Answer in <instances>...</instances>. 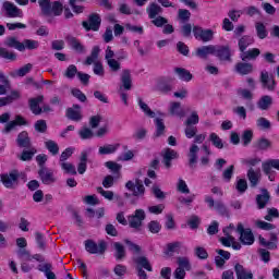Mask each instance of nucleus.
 <instances>
[{
  "label": "nucleus",
  "instance_id": "nucleus-1",
  "mask_svg": "<svg viewBox=\"0 0 279 279\" xmlns=\"http://www.w3.org/2000/svg\"><path fill=\"white\" fill-rule=\"evenodd\" d=\"M43 16H60L62 14V2L51 0H38Z\"/></svg>",
  "mask_w": 279,
  "mask_h": 279
},
{
  "label": "nucleus",
  "instance_id": "nucleus-2",
  "mask_svg": "<svg viewBox=\"0 0 279 279\" xmlns=\"http://www.w3.org/2000/svg\"><path fill=\"white\" fill-rule=\"evenodd\" d=\"M205 203L208 204V208H214L221 217L230 219V209L222 203V201H216L213 196H205Z\"/></svg>",
  "mask_w": 279,
  "mask_h": 279
},
{
  "label": "nucleus",
  "instance_id": "nucleus-3",
  "mask_svg": "<svg viewBox=\"0 0 279 279\" xmlns=\"http://www.w3.org/2000/svg\"><path fill=\"white\" fill-rule=\"evenodd\" d=\"M236 232L238 234H240L239 241L240 243H242V245H254V241H256V239L254 238L252 229H245L243 223L239 222L236 227Z\"/></svg>",
  "mask_w": 279,
  "mask_h": 279
},
{
  "label": "nucleus",
  "instance_id": "nucleus-4",
  "mask_svg": "<svg viewBox=\"0 0 279 279\" xmlns=\"http://www.w3.org/2000/svg\"><path fill=\"white\" fill-rule=\"evenodd\" d=\"M45 100V96L40 95L36 98H31L28 100L29 102V108H31V111L33 112V114H43V111L44 112H51V107H49V105H45L43 108H40V104H43V101Z\"/></svg>",
  "mask_w": 279,
  "mask_h": 279
},
{
  "label": "nucleus",
  "instance_id": "nucleus-5",
  "mask_svg": "<svg viewBox=\"0 0 279 279\" xmlns=\"http://www.w3.org/2000/svg\"><path fill=\"white\" fill-rule=\"evenodd\" d=\"M85 250L88 254H106L108 250V244L106 241H100L98 244L93 240L85 241Z\"/></svg>",
  "mask_w": 279,
  "mask_h": 279
},
{
  "label": "nucleus",
  "instance_id": "nucleus-6",
  "mask_svg": "<svg viewBox=\"0 0 279 279\" xmlns=\"http://www.w3.org/2000/svg\"><path fill=\"white\" fill-rule=\"evenodd\" d=\"M82 25L86 32H99L101 27V16L98 13H92L88 16V21H83Z\"/></svg>",
  "mask_w": 279,
  "mask_h": 279
},
{
  "label": "nucleus",
  "instance_id": "nucleus-7",
  "mask_svg": "<svg viewBox=\"0 0 279 279\" xmlns=\"http://www.w3.org/2000/svg\"><path fill=\"white\" fill-rule=\"evenodd\" d=\"M0 180L5 189H14L19 184V171L13 170L0 175Z\"/></svg>",
  "mask_w": 279,
  "mask_h": 279
},
{
  "label": "nucleus",
  "instance_id": "nucleus-8",
  "mask_svg": "<svg viewBox=\"0 0 279 279\" xmlns=\"http://www.w3.org/2000/svg\"><path fill=\"white\" fill-rule=\"evenodd\" d=\"M129 191H132L134 197H143L145 195V185L141 179H135V182L128 181L125 184Z\"/></svg>",
  "mask_w": 279,
  "mask_h": 279
},
{
  "label": "nucleus",
  "instance_id": "nucleus-9",
  "mask_svg": "<svg viewBox=\"0 0 279 279\" xmlns=\"http://www.w3.org/2000/svg\"><path fill=\"white\" fill-rule=\"evenodd\" d=\"M143 221H145V210L143 209L135 210V215L129 217L130 228H134V230H137V231L141 230L143 226Z\"/></svg>",
  "mask_w": 279,
  "mask_h": 279
},
{
  "label": "nucleus",
  "instance_id": "nucleus-10",
  "mask_svg": "<svg viewBox=\"0 0 279 279\" xmlns=\"http://www.w3.org/2000/svg\"><path fill=\"white\" fill-rule=\"evenodd\" d=\"M218 60L232 62V52L230 46H215V54Z\"/></svg>",
  "mask_w": 279,
  "mask_h": 279
},
{
  "label": "nucleus",
  "instance_id": "nucleus-11",
  "mask_svg": "<svg viewBox=\"0 0 279 279\" xmlns=\"http://www.w3.org/2000/svg\"><path fill=\"white\" fill-rule=\"evenodd\" d=\"M38 175L41 182L46 185L56 184L57 179L56 174L53 173V170L49 168H41L38 170Z\"/></svg>",
  "mask_w": 279,
  "mask_h": 279
},
{
  "label": "nucleus",
  "instance_id": "nucleus-12",
  "mask_svg": "<svg viewBox=\"0 0 279 279\" xmlns=\"http://www.w3.org/2000/svg\"><path fill=\"white\" fill-rule=\"evenodd\" d=\"M173 78L171 77H161L157 81L156 90L162 93V95H169L173 90V85H171Z\"/></svg>",
  "mask_w": 279,
  "mask_h": 279
},
{
  "label": "nucleus",
  "instance_id": "nucleus-13",
  "mask_svg": "<svg viewBox=\"0 0 279 279\" xmlns=\"http://www.w3.org/2000/svg\"><path fill=\"white\" fill-rule=\"evenodd\" d=\"M255 202L257 204V208L263 210V208H266L267 204L271 202V194H269L267 189H260V194L256 195Z\"/></svg>",
  "mask_w": 279,
  "mask_h": 279
},
{
  "label": "nucleus",
  "instance_id": "nucleus-14",
  "mask_svg": "<svg viewBox=\"0 0 279 279\" xmlns=\"http://www.w3.org/2000/svg\"><path fill=\"white\" fill-rule=\"evenodd\" d=\"M260 82L263 84V88H267V90H276V80L274 78V75L269 74V72H260Z\"/></svg>",
  "mask_w": 279,
  "mask_h": 279
},
{
  "label": "nucleus",
  "instance_id": "nucleus-15",
  "mask_svg": "<svg viewBox=\"0 0 279 279\" xmlns=\"http://www.w3.org/2000/svg\"><path fill=\"white\" fill-rule=\"evenodd\" d=\"M259 244L263 245V247H267L268 250H278V234L270 232L269 233V241H267L265 238L259 235Z\"/></svg>",
  "mask_w": 279,
  "mask_h": 279
},
{
  "label": "nucleus",
  "instance_id": "nucleus-16",
  "mask_svg": "<svg viewBox=\"0 0 279 279\" xmlns=\"http://www.w3.org/2000/svg\"><path fill=\"white\" fill-rule=\"evenodd\" d=\"M162 156V162L166 167V169H171V160H175L178 158V151L171 149V148H166L161 153Z\"/></svg>",
  "mask_w": 279,
  "mask_h": 279
},
{
  "label": "nucleus",
  "instance_id": "nucleus-17",
  "mask_svg": "<svg viewBox=\"0 0 279 279\" xmlns=\"http://www.w3.org/2000/svg\"><path fill=\"white\" fill-rule=\"evenodd\" d=\"M133 263H135L136 269H146V271H154L151 263L149 262V258H147L146 256L142 255L133 257Z\"/></svg>",
  "mask_w": 279,
  "mask_h": 279
},
{
  "label": "nucleus",
  "instance_id": "nucleus-18",
  "mask_svg": "<svg viewBox=\"0 0 279 279\" xmlns=\"http://www.w3.org/2000/svg\"><path fill=\"white\" fill-rule=\"evenodd\" d=\"M65 117H68L70 121H82V106L73 105L72 108H68Z\"/></svg>",
  "mask_w": 279,
  "mask_h": 279
},
{
  "label": "nucleus",
  "instance_id": "nucleus-19",
  "mask_svg": "<svg viewBox=\"0 0 279 279\" xmlns=\"http://www.w3.org/2000/svg\"><path fill=\"white\" fill-rule=\"evenodd\" d=\"M197 58L208 60L209 56H215V45L203 46L196 49Z\"/></svg>",
  "mask_w": 279,
  "mask_h": 279
},
{
  "label": "nucleus",
  "instance_id": "nucleus-20",
  "mask_svg": "<svg viewBox=\"0 0 279 279\" xmlns=\"http://www.w3.org/2000/svg\"><path fill=\"white\" fill-rule=\"evenodd\" d=\"M16 144L17 147H22L24 149L32 148V140L29 138V134L27 133V131H23L17 135Z\"/></svg>",
  "mask_w": 279,
  "mask_h": 279
},
{
  "label": "nucleus",
  "instance_id": "nucleus-21",
  "mask_svg": "<svg viewBox=\"0 0 279 279\" xmlns=\"http://www.w3.org/2000/svg\"><path fill=\"white\" fill-rule=\"evenodd\" d=\"M68 45L76 52V53H86V47L78 41L77 38L69 35L65 37Z\"/></svg>",
  "mask_w": 279,
  "mask_h": 279
},
{
  "label": "nucleus",
  "instance_id": "nucleus-22",
  "mask_svg": "<svg viewBox=\"0 0 279 279\" xmlns=\"http://www.w3.org/2000/svg\"><path fill=\"white\" fill-rule=\"evenodd\" d=\"M234 71L239 73V75H250L254 73V64L247 62H238L234 66Z\"/></svg>",
  "mask_w": 279,
  "mask_h": 279
},
{
  "label": "nucleus",
  "instance_id": "nucleus-23",
  "mask_svg": "<svg viewBox=\"0 0 279 279\" xmlns=\"http://www.w3.org/2000/svg\"><path fill=\"white\" fill-rule=\"evenodd\" d=\"M3 8L8 13L9 19H16V16H21V14H23L21 9H19L16 5H14V3L10 1H5L3 3Z\"/></svg>",
  "mask_w": 279,
  "mask_h": 279
},
{
  "label": "nucleus",
  "instance_id": "nucleus-24",
  "mask_svg": "<svg viewBox=\"0 0 279 279\" xmlns=\"http://www.w3.org/2000/svg\"><path fill=\"white\" fill-rule=\"evenodd\" d=\"M38 271L45 274L47 279H58L56 272H52L53 265L51 263H43L37 266Z\"/></svg>",
  "mask_w": 279,
  "mask_h": 279
},
{
  "label": "nucleus",
  "instance_id": "nucleus-25",
  "mask_svg": "<svg viewBox=\"0 0 279 279\" xmlns=\"http://www.w3.org/2000/svg\"><path fill=\"white\" fill-rule=\"evenodd\" d=\"M19 99H21V93L19 90H12L9 96L0 98V108L10 106V104H14V101H19Z\"/></svg>",
  "mask_w": 279,
  "mask_h": 279
},
{
  "label": "nucleus",
  "instance_id": "nucleus-26",
  "mask_svg": "<svg viewBox=\"0 0 279 279\" xmlns=\"http://www.w3.org/2000/svg\"><path fill=\"white\" fill-rule=\"evenodd\" d=\"M121 83L124 90H132V72L129 69L122 70Z\"/></svg>",
  "mask_w": 279,
  "mask_h": 279
},
{
  "label": "nucleus",
  "instance_id": "nucleus-27",
  "mask_svg": "<svg viewBox=\"0 0 279 279\" xmlns=\"http://www.w3.org/2000/svg\"><path fill=\"white\" fill-rule=\"evenodd\" d=\"M258 56H260V49L258 48L244 50L240 53V58L242 62H247V60H256Z\"/></svg>",
  "mask_w": 279,
  "mask_h": 279
},
{
  "label": "nucleus",
  "instance_id": "nucleus-28",
  "mask_svg": "<svg viewBox=\"0 0 279 279\" xmlns=\"http://www.w3.org/2000/svg\"><path fill=\"white\" fill-rule=\"evenodd\" d=\"M234 270L238 279H254V274L252 271L247 272L241 264H235Z\"/></svg>",
  "mask_w": 279,
  "mask_h": 279
},
{
  "label": "nucleus",
  "instance_id": "nucleus-29",
  "mask_svg": "<svg viewBox=\"0 0 279 279\" xmlns=\"http://www.w3.org/2000/svg\"><path fill=\"white\" fill-rule=\"evenodd\" d=\"M199 151L198 145H192L189 153V167L190 169H195L197 165V153Z\"/></svg>",
  "mask_w": 279,
  "mask_h": 279
},
{
  "label": "nucleus",
  "instance_id": "nucleus-30",
  "mask_svg": "<svg viewBox=\"0 0 279 279\" xmlns=\"http://www.w3.org/2000/svg\"><path fill=\"white\" fill-rule=\"evenodd\" d=\"M4 46L10 49H16L17 51H25V47H23V43L19 41L16 37H8L4 41Z\"/></svg>",
  "mask_w": 279,
  "mask_h": 279
},
{
  "label": "nucleus",
  "instance_id": "nucleus-31",
  "mask_svg": "<svg viewBox=\"0 0 279 279\" xmlns=\"http://www.w3.org/2000/svg\"><path fill=\"white\" fill-rule=\"evenodd\" d=\"M250 45H254V37L250 36V35H244L242 36L239 41H238V47L241 51V53L243 51H246L247 48L250 47Z\"/></svg>",
  "mask_w": 279,
  "mask_h": 279
},
{
  "label": "nucleus",
  "instance_id": "nucleus-32",
  "mask_svg": "<svg viewBox=\"0 0 279 279\" xmlns=\"http://www.w3.org/2000/svg\"><path fill=\"white\" fill-rule=\"evenodd\" d=\"M113 250H114V258L117 260H123L125 258V256H128L125 246H123V244H121L120 242L113 243Z\"/></svg>",
  "mask_w": 279,
  "mask_h": 279
},
{
  "label": "nucleus",
  "instance_id": "nucleus-33",
  "mask_svg": "<svg viewBox=\"0 0 279 279\" xmlns=\"http://www.w3.org/2000/svg\"><path fill=\"white\" fill-rule=\"evenodd\" d=\"M247 179L251 184V189H256L258 186V182H260V175L254 168H250L247 171Z\"/></svg>",
  "mask_w": 279,
  "mask_h": 279
},
{
  "label": "nucleus",
  "instance_id": "nucleus-34",
  "mask_svg": "<svg viewBox=\"0 0 279 279\" xmlns=\"http://www.w3.org/2000/svg\"><path fill=\"white\" fill-rule=\"evenodd\" d=\"M87 162H88V153L82 151L80 162L77 165V172L80 173V175H84V173H86Z\"/></svg>",
  "mask_w": 279,
  "mask_h": 279
},
{
  "label": "nucleus",
  "instance_id": "nucleus-35",
  "mask_svg": "<svg viewBox=\"0 0 279 279\" xmlns=\"http://www.w3.org/2000/svg\"><path fill=\"white\" fill-rule=\"evenodd\" d=\"M146 12L148 14V19H155L159 14H162V9L160 5L156 4L155 2L150 3L149 7L146 9Z\"/></svg>",
  "mask_w": 279,
  "mask_h": 279
},
{
  "label": "nucleus",
  "instance_id": "nucleus-36",
  "mask_svg": "<svg viewBox=\"0 0 279 279\" xmlns=\"http://www.w3.org/2000/svg\"><path fill=\"white\" fill-rule=\"evenodd\" d=\"M255 149H258L259 151H267V149H270L271 147V141L260 137L257 140L254 144Z\"/></svg>",
  "mask_w": 279,
  "mask_h": 279
},
{
  "label": "nucleus",
  "instance_id": "nucleus-37",
  "mask_svg": "<svg viewBox=\"0 0 279 279\" xmlns=\"http://www.w3.org/2000/svg\"><path fill=\"white\" fill-rule=\"evenodd\" d=\"M174 72L177 75H179V80H182V82H191V80H193V74H191V71L184 68H175Z\"/></svg>",
  "mask_w": 279,
  "mask_h": 279
},
{
  "label": "nucleus",
  "instance_id": "nucleus-38",
  "mask_svg": "<svg viewBox=\"0 0 279 279\" xmlns=\"http://www.w3.org/2000/svg\"><path fill=\"white\" fill-rule=\"evenodd\" d=\"M255 29L259 40H265V38L269 36V32H267V26H265V24L262 22L255 23Z\"/></svg>",
  "mask_w": 279,
  "mask_h": 279
},
{
  "label": "nucleus",
  "instance_id": "nucleus-39",
  "mask_svg": "<svg viewBox=\"0 0 279 279\" xmlns=\"http://www.w3.org/2000/svg\"><path fill=\"white\" fill-rule=\"evenodd\" d=\"M33 66L34 65L32 63H27L19 70H16L15 72H11L10 75L11 77H25V75H27V73L32 71Z\"/></svg>",
  "mask_w": 279,
  "mask_h": 279
},
{
  "label": "nucleus",
  "instance_id": "nucleus-40",
  "mask_svg": "<svg viewBox=\"0 0 279 279\" xmlns=\"http://www.w3.org/2000/svg\"><path fill=\"white\" fill-rule=\"evenodd\" d=\"M271 104H274V98H271V96H262L257 101V108H259V110H269Z\"/></svg>",
  "mask_w": 279,
  "mask_h": 279
},
{
  "label": "nucleus",
  "instance_id": "nucleus-41",
  "mask_svg": "<svg viewBox=\"0 0 279 279\" xmlns=\"http://www.w3.org/2000/svg\"><path fill=\"white\" fill-rule=\"evenodd\" d=\"M117 149H119V144H108L105 146H100L98 154H100V156H106L108 154H114Z\"/></svg>",
  "mask_w": 279,
  "mask_h": 279
},
{
  "label": "nucleus",
  "instance_id": "nucleus-42",
  "mask_svg": "<svg viewBox=\"0 0 279 279\" xmlns=\"http://www.w3.org/2000/svg\"><path fill=\"white\" fill-rule=\"evenodd\" d=\"M99 51H101V49H99V46H95L92 50L90 56L86 58L84 64H86V66H90V64H95V60L99 58Z\"/></svg>",
  "mask_w": 279,
  "mask_h": 279
},
{
  "label": "nucleus",
  "instance_id": "nucleus-43",
  "mask_svg": "<svg viewBox=\"0 0 279 279\" xmlns=\"http://www.w3.org/2000/svg\"><path fill=\"white\" fill-rule=\"evenodd\" d=\"M0 58H3V60H9L10 62H15L16 60V53L14 51L8 50V48H0Z\"/></svg>",
  "mask_w": 279,
  "mask_h": 279
},
{
  "label": "nucleus",
  "instance_id": "nucleus-44",
  "mask_svg": "<svg viewBox=\"0 0 279 279\" xmlns=\"http://www.w3.org/2000/svg\"><path fill=\"white\" fill-rule=\"evenodd\" d=\"M45 147L52 156H58L60 153V146H58V143H56L53 140L45 142Z\"/></svg>",
  "mask_w": 279,
  "mask_h": 279
},
{
  "label": "nucleus",
  "instance_id": "nucleus-45",
  "mask_svg": "<svg viewBox=\"0 0 279 279\" xmlns=\"http://www.w3.org/2000/svg\"><path fill=\"white\" fill-rule=\"evenodd\" d=\"M155 125H156L155 136L158 138V137L162 136V134H165V130H166L165 120H162L160 118H156Z\"/></svg>",
  "mask_w": 279,
  "mask_h": 279
},
{
  "label": "nucleus",
  "instance_id": "nucleus-46",
  "mask_svg": "<svg viewBox=\"0 0 279 279\" xmlns=\"http://www.w3.org/2000/svg\"><path fill=\"white\" fill-rule=\"evenodd\" d=\"M16 254H17V258H20L22 263H28L29 260H32V253H29L27 248H19L16 251Z\"/></svg>",
  "mask_w": 279,
  "mask_h": 279
},
{
  "label": "nucleus",
  "instance_id": "nucleus-47",
  "mask_svg": "<svg viewBox=\"0 0 279 279\" xmlns=\"http://www.w3.org/2000/svg\"><path fill=\"white\" fill-rule=\"evenodd\" d=\"M138 106H140V108H141V110H143V112H145V114H146L147 117H149L150 119L156 118V112H154V111L149 108V106L143 101V98H138Z\"/></svg>",
  "mask_w": 279,
  "mask_h": 279
},
{
  "label": "nucleus",
  "instance_id": "nucleus-48",
  "mask_svg": "<svg viewBox=\"0 0 279 279\" xmlns=\"http://www.w3.org/2000/svg\"><path fill=\"white\" fill-rule=\"evenodd\" d=\"M170 114L175 117H183L184 111H182V105L180 102H171Z\"/></svg>",
  "mask_w": 279,
  "mask_h": 279
},
{
  "label": "nucleus",
  "instance_id": "nucleus-49",
  "mask_svg": "<svg viewBox=\"0 0 279 279\" xmlns=\"http://www.w3.org/2000/svg\"><path fill=\"white\" fill-rule=\"evenodd\" d=\"M78 135L83 141H88L90 138H93V136H95V133H93V130H90L87 126H83L80 131H78Z\"/></svg>",
  "mask_w": 279,
  "mask_h": 279
},
{
  "label": "nucleus",
  "instance_id": "nucleus-50",
  "mask_svg": "<svg viewBox=\"0 0 279 279\" xmlns=\"http://www.w3.org/2000/svg\"><path fill=\"white\" fill-rule=\"evenodd\" d=\"M22 45L24 47V51H25V49H28L29 51H32V50L38 49V47H40V44L34 39H24L22 41Z\"/></svg>",
  "mask_w": 279,
  "mask_h": 279
},
{
  "label": "nucleus",
  "instance_id": "nucleus-51",
  "mask_svg": "<svg viewBox=\"0 0 279 279\" xmlns=\"http://www.w3.org/2000/svg\"><path fill=\"white\" fill-rule=\"evenodd\" d=\"M209 141L213 143L214 147H217V149H223V141L217 133H211L209 135Z\"/></svg>",
  "mask_w": 279,
  "mask_h": 279
},
{
  "label": "nucleus",
  "instance_id": "nucleus-52",
  "mask_svg": "<svg viewBox=\"0 0 279 279\" xmlns=\"http://www.w3.org/2000/svg\"><path fill=\"white\" fill-rule=\"evenodd\" d=\"M178 19L181 23H189V21H191V11L186 9H180L178 12Z\"/></svg>",
  "mask_w": 279,
  "mask_h": 279
},
{
  "label": "nucleus",
  "instance_id": "nucleus-53",
  "mask_svg": "<svg viewBox=\"0 0 279 279\" xmlns=\"http://www.w3.org/2000/svg\"><path fill=\"white\" fill-rule=\"evenodd\" d=\"M29 150H23L22 155L20 156V160L23 162H27L34 158V155L36 154V148H28Z\"/></svg>",
  "mask_w": 279,
  "mask_h": 279
},
{
  "label": "nucleus",
  "instance_id": "nucleus-54",
  "mask_svg": "<svg viewBox=\"0 0 279 279\" xmlns=\"http://www.w3.org/2000/svg\"><path fill=\"white\" fill-rule=\"evenodd\" d=\"M254 138V132L252 130H245L242 133V142L244 147H247L250 143H252V140Z\"/></svg>",
  "mask_w": 279,
  "mask_h": 279
},
{
  "label": "nucleus",
  "instance_id": "nucleus-55",
  "mask_svg": "<svg viewBox=\"0 0 279 279\" xmlns=\"http://www.w3.org/2000/svg\"><path fill=\"white\" fill-rule=\"evenodd\" d=\"M147 228H148L149 232H151V234H158V232H160V230H162V225H160V222H158V220H151L147 225Z\"/></svg>",
  "mask_w": 279,
  "mask_h": 279
},
{
  "label": "nucleus",
  "instance_id": "nucleus-56",
  "mask_svg": "<svg viewBox=\"0 0 279 279\" xmlns=\"http://www.w3.org/2000/svg\"><path fill=\"white\" fill-rule=\"evenodd\" d=\"M77 73H80L77 71V66H75V64H71L66 68L65 72H64V77H68V80H73Z\"/></svg>",
  "mask_w": 279,
  "mask_h": 279
},
{
  "label": "nucleus",
  "instance_id": "nucleus-57",
  "mask_svg": "<svg viewBox=\"0 0 279 279\" xmlns=\"http://www.w3.org/2000/svg\"><path fill=\"white\" fill-rule=\"evenodd\" d=\"M232 175H234V165H231L223 170L222 180H225V182H230V180H232Z\"/></svg>",
  "mask_w": 279,
  "mask_h": 279
},
{
  "label": "nucleus",
  "instance_id": "nucleus-58",
  "mask_svg": "<svg viewBox=\"0 0 279 279\" xmlns=\"http://www.w3.org/2000/svg\"><path fill=\"white\" fill-rule=\"evenodd\" d=\"M61 168L65 173H70L71 175H77V170L71 162H61Z\"/></svg>",
  "mask_w": 279,
  "mask_h": 279
},
{
  "label": "nucleus",
  "instance_id": "nucleus-59",
  "mask_svg": "<svg viewBox=\"0 0 279 279\" xmlns=\"http://www.w3.org/2000/svg\"><path fill=\"white\" fill-rule=\"evenodd\" d=\"M125 245H128L130 252H133V254H141L142 248L138 244L130 241L129 239L124 240Z\"/></svg>",
  "mask_w": 279,
  "mask_h": 279
},
{
  "label": "nucleus",
  "instance_id": "nucleus-60",
  "mask_svg": "<svg viewBox=\"0 0 279 279\" xmlns=\"http://www.w3.org/2000/svg\"><path fill=\"white\" fill-rule=\"evenodd\" d=\"M178 265L180 269L191 271V262L187 259V257H178Z\"/></svg>",
  "mask_w": 279,
  "mask_h": 279
},
{
  "label": "nucleus",
  "instance_id": "nucleus-61",
  "mask_svg": "<svg viewBox=\"0 0 279 279\" xmlns=\"http://www.w3.org/2000/svg\"><path fill=\"white\" fill-rule=\"evenodd\" d=\"M279 218V211L276 207L268 208V215L264 217L266 221H274V219Z\"/></svg>",
  "mask_w": 279,
  "mask_h": 279
},
{
  "label": "nucleus",
  "instance_id": "nucleus-62",
  "mask_svg": "<svg viewBox=\"0 0 279 279\" xmlns=\"http://www.w3.org/2000/svg\"><path fill=\"white\" fill-rule=\"evenodd\" d=\"M257 128H259V130H271V122L266 118H258Z\"/></svg>",
  "mask_w": 279,
  "mask_h": 279
},
{
  "label": "nucleus",
  "instance_id": "nucleus-63",
  "mask_svg": "<svg viewBox=\"0 0 279 279\" xmlns=\"http://www.w3.org/2000/svg\"><path fill=\"white\" fill-rule=\"evenodd\" d=\"M105 167H107V169H110L113 173H117L118 175L121 172V165L114 161L105 162Z\"/></svg>",
  "mask_w": 279,
  "mask_h": 279
},
{
  "label": "nucleus",
  "instance_id": "nucleus-64",
  "mask_svg": "<svg viewBox=\"0 0 279 279\" xmlns=\"http://www.w3.org/2000/svg\"><path fill=\"white\" fill-rule=\"evenodd\" d=\"M235 189L238 193H241V194L245 193V191H247V181L245 179L238 180L235 184Z\"/></svg>",
  "mask_w": 279,
  "mask_h": 279
}]
</instances>
